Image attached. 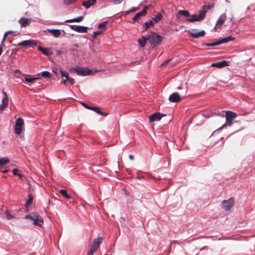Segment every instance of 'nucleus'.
I'll return each instance as SVG.
<instances>
[{"mask_svg":"<svg viewBox=\"0 0 255 255\" xmlns=\"http://www.w3.org/2000/svg\"><path fill=\"white\" fill-rule=\"evenodd\" d=\"M151 48L153 49L158 46L163 40V38L157 33L150 32L146 35Z\"/></svg>","mask_w":255,"mask_h":255,"instance_id":"1","label":"nucleus"},{"mask_svg":"<svg viewBox=\"0 0 255 255\" xmlns=\"http://www.w3.org/2000/svg\"><path fill=\"white\" fill-rule=\"evenodd\" d=\"M237 117V114L231 111H227L226 113V124H224L218 130H221L227 126L230 127L233 124V120Z\"/></svg>","mask_w":255,"mask_h":255,"instance_id":"2","label":"nucleus"},{"mask_svg":"<svg viewBox=\"0 0 255 255\" xmlns=\"http://www.w3.org/2000/svg\"><path fill=\"white\" fill-rule=\"evenodd\" d=\"M70 71L76 73L80 76H86L94 74L92 70L88 68H82L79 66H77L75 68L71 69Z\"/></svg>","mask_w":255,"mask_h":255,"instance_id":"3","label":"nucleus"},{"mask_svg":"<svg viewBox=\"0 0 255 255\" xmlns=\"http://www.w3.org/2000/svg\"><path fill=\"white\" fill-rule=\"evenodd\" d=\"M102 241V237H99L97 239H95L90 245V250L87 255H93V254L97 250Z\"/></svg>","mask_w":255,"mask_h":255,"instance_id":"4","label":"nucleus"},{"mask_svg":"<svg viewBox=\"0 0 255 255\" xmlns=\"http://www.w3.org/2000/svg\"><path fill=\"white\" fill-rule=\"evenodd\" d=\"M102 241V237H99L97 239H95L90 245V250L87 255H93V254L97 250Z\"/></svg>","mask_w":255,"mask_h":255,"instance_id":"5","label":"nucleus"},{"mask_svg":"<svg viewBox=\"0 0 255 255\" xmlns=\"http://www.w3.org/2000/svg\"><path fill=\"white\" fill-rule=\"evenodd\" d=\"M206 13V11L203 9L200 11L199 15L193 14L191 18H187L186 20L191 22L201 21L205 18Z\"/></svg>","mask_w":255,"mask_h":255,"instance_id":"6","label":"nucleus"},{"mask_svg":"<svg viewBox=\"0 0 255 255\" xmlns=\"http://www.w3.org/2000/svg\"><path fill=\"white\" fill-rule=\"evenodd\" d=\"M60 74L62 78V82L65 85L68 82L72 85L74 84V79L70 78L67 72L62 69H60Z\"/></svg>","mask_w":255,"mask_h":255,"instance_id":"7","label":"nucleus"},{"mask_svg":"<svg viewBox=\"0 0 255 255\" xmlns=\"http://www.w3.org/2000/svg\"><path fill=\"white\" fill-rule=\"evenodd\" d=\"M235 204V199L234 198H230L228 200H224L222 203V207L225 211H229Z\"/></svg>","mask_w":255,"mask_h":255,"instance_id":"8","label":"nucleus"},{"mask_svg":"<svg viewBox=\"0 0 255 255\" xmlns=\"http://www.w3.org/2000/svg\"><path fill=\"white\" fill-rule=\"evenodd\" d=\"M24 125L23 120L19 117L16 120L14 126L15 132L17 134H20L21 132L22 127Z\"/></svg>","mask_w":255,"mask_h":255,"instance_id":"9","label":"nucleus"},{"mask_svg":"<svg viewBox=\"0 0 255 255\" xmlns=\"http://www.w3.org/2000/svg\"><path fill=\"white\" fill-rule=\"evenodd\" d=\"M70 27L73 30L80 33H86L88 27L81 25H69Z\"/></svg>","mask_w":255,"mask_h":255,"instance_id":"10","label":"nucleus"},{"mask_svg":"<svg viewBox=\"0 0 255 255\" xmlns=\"http://www.w3.org/2000/svg\"><path fill=\"white\" fill-rule=\"evenodd\" d=\"M147 6H145L142 10L139 12L137 13L132 18L133 22L134 23L135 21H138L140 17L142 15L146 14L147 12V9L148 8Z\"/></svg>","mask_w":255,"mask_h":255,"instance_id":"11","label":"nucleus"},{"mask_svg":"<svg viewBox=\"0 0 255 255\" xmlns=\"http://www.w3.org/2000/svg\"><path fill=\"white\" fill-rule=\"evenodd\" d=\"M189 33L192 37L195 38H198L199 37H203L205 34V32L204 30H201L197 32L194 29H192L191 31H189Z\"/></svg>","mask_w":255,"mask_h":255,"instance_id":"12","label":"nucleus"},{"mask_svg":"<svg viewBox=\"0 0 255 255\" xmlns=\"http://www.w3.org/2000/svg\"><path fill=\"white\" fill-rule=\"evenodd\" d=\"M169 100L172 103H178L181 101V98L179 94L177 93H172L169 97Z\"/></svg>","mask_w":255,"mask_h":255,"instance_id":"13","label":"nucleus"},{"mask_svg":"<svg viewBox=\"0 0 255 255\" xmlns=\"http://www.w3.org/2000/svg\"><path fill=\"white\" fill-rule=\"evenodd\" d=\"M162 117L160 113H154L149 117L150 122L159 121Z\"/></svg>","mask_w":255,"mask_h":255,"instance_id":"14","label":"nucleus"},{"mask_svg":"<svg viewBox=\"0 0 255 255\" xmlns=\"http://www.w3.org/2000/svg\"><path fill=\"white\" fill-rule=\"evenodd\" d=\"M17 45L33 47V46L36 45V43L33 40H25L22 42L18 43Z\"/></svg>","mask_w":255,"mask_h":255,"instance_id":"15","label":"nucleus"},{"mask_svg":"<svg viewBox=\"0 0 255 255\" xmlns=\"http://www.w3.org/2000/svg\"><path fill=\"white\" fill-rule=\"evenodd\" d=\"M229 65L228 62L226 61H222L220 62L213 63L211 65L212 67L217 68H223Z\"/></svg>","mask_w":255,"mask_h":255,"instance_id":"16","label":"nucleus"},{"mask_svg":"<svg viewBox=\"0 0 255 255\" xmlns=\"http://www.w3.org/2000/svg\"><path fill=\"white\" fill-rule=\"evenodd\" d=\"M3 94L4 95V97H3L2 99V104L0 107V108L2 111L7 106L8 102L7 96L6 93L4 92V91H3Z\"/></svg>","mask_w":255,"mask_h":255,"instance_id":"17","label":"nucleus"},{"mask_svg":"<svg viewBox=\"0 0 255 255\" xmlns=\"http://www.w3.org/2000/svg\"><path fill=\"white\" fill-rule=\"evenodd\" d=\"M31 20L30 18L22 17L19 20V22L22 27H26L29 24Z\"/></svg>","mask_w":255,"mask_h":255,"instance_id":"18","label":"nucleus"},{"mask_svg":"<svg viewBox=\"0 0 255 255\" xmlns=\"http://www.w3.org/2000/svg\"><path fill=\"white\" fill-rule=\"evenodd\" d=\"M97 0H88L87 1H84L82 2V5L86 8H89L91 6L94 5L96 2Z\"/></svg>","mask_w":255,"mask_h":255,"instance_id":"19","label":"nucleus"},{"mask_svg":"<svg viewBox=\"0 0 255 255\" xmlns=\"http://www.w3.org/2000/svg\"><path fill=\"white\" fill-rule=\"evenodd\" d=\"M226 19V15L225 14L221 15L220 18L218 19V21L216 23L217 26H222L225 22V20Z\"/></svg>","mask_w":255,"mask_h":255,"instance_id":"20","label":"nucleus"},{"mask_svg":"<svg viewBox=\"0 0 255 255\" xmlns=\"http://www.w3.org/2000/svg\"><path fill=\"white\" fill-rule=\"evenodd\" d=\"M47 31L51 33L55 37H58L61 35V31L59 29H48Z\"/></svg>","mask_w":255,"mask_h":255,"instance_id":"21","label":"nucleus"},{"mask_svg":"<svg viewBox=\"0 0 255 255\" xmlns=\"http://www.w3.org/2000/svg\"><path fill=\"white\" fill-rule=\"evenodd\" d=\"M154 24L155 23L151 19H150L149 21L145 22L144 25H143V30H146L148 28H150L151 26H153Z\"/></svg>","mask_w":255,"mask_h":255,"instance_id":"22","label":"nucleus"},{"mask_svg":"<svg viewBox=\"0 0 255 255\" xmlns=\"http://www.w3.org/2000/svg\"><path fill=\"white\" fill-rule=\"evenodd\" d=\"M35 219L33 222L34 225L39 227L41 226L43 223V219L37 214Z\"/></svg>","mask_w":255,"mask_h":255,"instance_id":"23","label":"nucleus"},{"mask_svg":"<svg viewBox=\"0 0 255 255\" xmlns=\"http://www.w3.org/2000/svg\"><path fill=\"white\" fill-rule=\"evenodd\" d=\"M83 18H84V16L81 15V16H78L77 17H76L75 18L66 20L65 21V22H68V23L75 22H79L81 21L83 19Z\"/></svg>","mask_w":255,"mask_h":255,"instance_id":"24","label":"nucleus"},{"mask_svg":"<svg viewBox=\"0 0 255 255\" xmlns=\"http://www.w3.org/2000/svg\"><path fill=\"white\" fill-rule=\"evenodd\" d=\"M184 16L188 17L190 16L189 12L187 10H180L177 12V16Z\"/></svg>","mask_w":255,"mask_h":255,"instance_id":"25","label":"nucleus"},{"mask_svg":"<svg viewBox=\"0 0 255 255\" xmlns=\"http://www.w3.org/2000/svg\"><path fill=\"white\" fill-rule=\"evenodd\" d=\"M147 40H148V39L146 38V36H142L141 38L138 40V42L142 47H143L145 45Z\"/></svg>","mask_w":255,"mask_h":255,"instance_id":"26","label":"nucleus"},{"mask_svg":"<svg viewBox=\"0 0 255 255\" xmlns=\"http://www.w3.org/2000/svg\"><path fill=\"white\" fill-rule=\"evenodd\" d=\"M162 18V14L161 12H159L154 17H152L151 19L153 21V22L156 23L158 22L159 21H160L161 18Z\"/></svg>","mask_w":255,"mask_h":255,"instance_id":"27","label":"nucleus"},{"mask_svg":"<svg viewBox=\"0 0 255 255\" xmlns=\"http://www.w3.org/2000/svg\"><path fill=\"white\" fill-rule=\"evenodd\" d=\"M90 110H93V111H95V112H96L97 113H98L102 116H107L108 115L107 114H105L103 112H102V111H101L100 109L97 107H91V108Z\"/></svg>","mask_w":255,"mask_h":255,"instance_id":"28","label":"nucleus"},{"mask_svg":"<svg viewBox=\"0 0 255 255\" xmlns=\"http://www.w3.org/2000/svg\"><path fill=\"white\" fill-rule=\"evenodd\" d=\"M33 201V197L31 194H28V199L25 203V206L28 207L31 205Z\"/></svg>","mask_w":255,"mask_h":255,"instance_id":"29","label":"nucleus"},{"mask_svg":"<svg viewBox=\"0 0 255 255\" xmlns=\"http://www.w3.org/2000/svg\"><path fill=\"white\" fill-rule=\"evenodd\" d=\"M9 162V160L7 158H0V167L6 164Z\"/></svg>","mask_w":255,"mask_h":255,"instance_id":"30","label":"nucleus"},{"mask_svg":"<svg viewBox=\"0 0 255 255\" xmlns=\"http://www.w3.org/2000/svg\"><path fill=\"white\" fill-rule=\"evenodd\" d=\"M59 192L66 198H67V199H71V196L67 193L66 190L61 189L59 191Z\"/></svg>","mask_w":255,"mask_h":255,"instance_id":"31","label":"nucleus"},{"mask_svg":"<svg viewBox=\"0 0 255 255\" xmlns=\"http://www.w3.org/2000/svg\"><path fill=\"white\" fill-rule=\"evenodd\" d=\"M37 215V213H33L32 215H26L25 216V218L29 219L34 222V220H36L35 218H36Z\"/></svg>","mask_w":255,"mask_h":255,"instance_id":"32","label":"nucleus"},{"mask_svg":"<svg viewBox=\"0 0 255 255\" xmlns=\"http://www.w3.org/2000/svg\"><path fill=\"white\" fill-rule=\"evenodd\" d=\"M39 79V77H36V78H29V77H25L24 78L26 82L28 83H32L34 80L36 79Z\"/></svg>","mask_w":255,"mask_h":255,"instance_id":"33","label":"nucleus"},{"mask_svg":"<svg viewBox=\"0 0 255 255\" xmlns=\"http://www.w3.org/2000/svg\"><path fill=\"white\" fill-rule=\"evenodd\" d=\"M42 53L46 56L51 54V52H50V49L47 48H44V49H42Z\"/></svg>","mask_w":255,"mask_h":255,"instance_id":"34","label":"nucleus"},{"mask_svg":"<svg viewBox=\"0 0 255 255\" xmlns=\"http://www.w3.org/2000/svg\"><path fill=\"white\" fill-rule=\"evenodd\" d=\"M76 0H63V2L65 5H69L76 2Z\"/></svg>","mask_w":255,"mask_h":255,"instance_id":"35","label":"nucleus"},{"mask_svg":"<svg viewBox=\"0 0 255 255\" xmlns=\"http://www.w3.org/2000/svg\"><path fill=\"white\" fill-rule=\"evenodd\" d=\"M50 73L48 71H43L41 73V75L42 76H43V77H45V78H48L50 77Z\"/></svg>","mask_w":255,"mask_h":255,"instance_id":"36","label":"nucleus"},{"mask_svg":"<svg viewBox=\"0 0 255 255\" xmlns=\"http://www.w3.org/2000/svg\"><path fill=\"white\" fill-rule=\"evenodd\" d=\"M102 32V30H98V31H95L94 33H93V37L94 39H95L97 36L100 34H101Z\"/></svg>","mask_w":255,"mask_h":255,"instance_id":"37","label":"nucleus"},{"mask_svg":"<svg viewBox=\"0 0 255 255\" xmlns=\"http://www.w3.org/2000/svg\"><path fill=\"white\" fill-rule=\"evenodd\" d=\"M6 218L7 220L13 219L14 217L7 211L5 212Z\"/></svg>","mask_w":255,"mask_h":255,"instance_id":"38","label":"nucleus"},{"mask_svg":"<svg viewBox=\"0 0 255 255\" xmlns=\"http://www.w3.org/2000/svg\"><path fill=\"white\" fill-rule=\"evenodd\" d=\"M107 22L105 21L103 23H100L99 24V28L100 29L105 28L106 25H107Z\"/></svg>","mask_w":255,"mask_h":255,"instance_id":"39","label":"nucleus"},{"mask_svg":"<svg viewBox=\"0 0 255 255\" xmlns=\"http://www.w3.org/2000/svg\"><path fill=\"white\" fill-rule=\"evenodd\" d=\"M206 45L207 46H214L218 45L219 44H218V42L217 41L213 42V43H206Z\"/></svg>","mask_w":255,"mask_h":255,"instance_id":"40","label":"nucleus"},{"mask_svg":"<svg viewBox=\"0 0 255 255\" xmlns=\"http://www.w3.org/2000/svg\"><path fill=\"white\" fill-rule=\"evenodd\" d=\"M138 9V7H132L130 10H129L128 11H127V13L128 14L130 12H135L136 10H137Z\"/></svg>","mask_w":255,"mask_h":255,"instance_id":"41","label":"nucleus"},{"mask_svg":"<svg viewBox=\"0 0 255 255\" xmlns=\"http://www.w3.org/2000/svg\"><path fill=\"white\" fill-rule=\"evenodd\" d=\"M218 42L219 45L228 42L227 40H226V39L225 38H224L218 41Z\"/></svg>","mask_w":255,"mask_h":255,"instance_id":"42","label":"nucleus"},{"mask_svg":"<svg viewBox=\"0 0 255 255\" xmlns=\"http://www.w3.org/2000/svg\"><path fill=\"white\" fill-rule=\"evenodd\" d=\"M14 32L13 31H8L7 32H6L4 35V36H3V41H4L7 36V34H12L13 33H14Z\"/></svg>","mask_w":255,"mask_h":255,"instance_id":"43","label":"nucleus"},{"mask_svg":"<svg viewBox=\"0 0 255 255\" xmlns=\"http://www.w3.org/2000/svg\"><path fill=\"white\" fill-rule=\"evenodd\" d=\"M124 0H113V3L115 4L121 3Z\"/></svg>","mask_w":255,"mask_h":255,"instance_id":"44","label":"nucleus"},{"mask_svg":"<svg viewBox=\"0 0 255 255\" xmlns=\"http://www.w3.org/2000/svg\"><path fill=\"white\" fill-rule=\"evenodd\" d=\"M81 104L86 108L88 109H90L91 108V106L88 105L87 104L85 103H81Z\"/></svg>","mask_w":255,"mask_h":255,"instance_id":"45","label":"nucleus"},{"mask_svg":"<svg viewBox=\"0 0 255 255\" xmlns=\"http://www.w3.org/2000/svg\"><path fill=\"white\" fill-rule=\"evenodd\" d=\"M18 172H19V170L17 169L14 168L13 169L12 173L14 175H18Z\"/></svg>","mask_w":255,"mask_h":255,"instance_id":"46","label":"nucleus"},{"mask_svg":"<svg viewBox=\"0 0 255 255\" xmlns=\"http://www.w3.org/2000/svg\"><path fill=\"white\" fill-rule=\"evenodd\" d=\"M225 38L226 39L227 41L229 42V41H230L231 40H233L235 38L232 37L231 36H230L225 37Z\"/></svg>","mask_w":255,"mask_h":255,"instance_id":"47","label":"nucleus"},{"mask_svg":"<svg viewBox=\"0 0 255 255\" xmlns=\"http://www.w3.org/2000/svg\"><path fill=\"white\" fill-rule=\"evenodd\" d=\"M170 59H168L166 61H165L162 64V66H164V65H166L169 61H170Z\"/></svg>","mask_w":255,"mask_h":255,"instance_id":"48","label":"nucleus"},{"mask_svg":"<svg viewBox=\"0 0 255 255\" xmlns=\"http://www.w3.org/2000/svg\"><path fill=\"white\" fill-rule=\"evenodd\" d=\"M204 7H206L208 9H211L212 8V7H213V5H206V6H204Z\"/></svg>","mask_w":255,"mask_h":255,"instance_id":"49","label":"nucleus"},{"mask_svg":"<svg viewBox=\"0 0 255 255\" xmlns=\"http://www.w3.org/2000/svg\"><path fill=\"white\" fill-rule=\"evenodd\" d=\"M129 158L130 159V160H133L134 159V156L133 155H131V154H129Z\"/></svg>","mask_w":255,"mask_h":255,"instance_id":"50","label":"nucleus"},{"mask_svg":"<svg viewBox=\"0 0 255 255\" xmlns=\"http://www.w3.org/2000/svg\"><path fill=\"white\" fill-rule=\"evenodd\" d=\"M17 176H18L19 178V179H22L23 175L21 174H20V173H18V175H16Z\"/></svg>","mask_w":255,"mask_h":255,"instance_id":"51","label":"nucleus"},{"mask_svg":"<svg viewBox=\"0 0 255 255\" xmlns=\"http://www.w3.org/2000/svg\"><path fill=\"white\" fill-rule=\"evenodd\" d=\"M44 48H42V47L41 46H38V49L41 52H42V49H43Z\"/></svg>","mask_w":255,"mask_h":255,"instance_id":"52","label":"nucleus"},{"mask_svg":"<svg viewBox=\"0 0 255 255\" xmlns=\"http://www.w3.org/2000/svg\"><path fill=\"white\" fill-rule=\"evenodd\" d=\"M3 172V173H6V172H7V170H4Z\"/></svg>","mask_w":255,"mask_h":255,"instance_id":"53","label":"nucleus"},{"mask_svg":"<svg viewBox=\"0 0 255 255\" xmlns=\"http://www.w3.org/2000/svg\"><path fill=\"white\" fill-rule=\"evenodd\" d=\"M18 71H19V70H16L15 72H17Z\"/></svg>","mask_w":255,"mask_h":255,"instance_id":"54","label":"nucleus"},{"mask_svg":"<svg viewBox=\"0 0 255 255\" xmlns=\"http://www.w3.org/2000/svg\"><path fill=\"white\" fill-rule=\"evenodd\" d=\"M161 12H164V10H162Z\"/></svg>","mask_w":255,"mask_h":255,"instance_id":"55","label":"nucleus"}]
</instances>
